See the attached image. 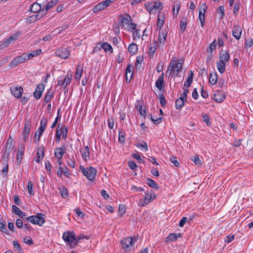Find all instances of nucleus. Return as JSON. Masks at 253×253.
<instances>
[{"mask_svg": "<svg viewBox=\"0 0 253 253\" xmlns=\"http://www.w3.org/2000/svg\"><path fill=\"white\" fill-rule=\"evenodd\" d=\"M83 239H88V237L82 234L79 236H76V242H74V244H72V248H75L81 240Z\"/></svg>", "mask_w": 253, "mask_h": 253, "instance_id": "e433bc0d", "label": "nucleus"}, {"mask_svg": "<svg viewBox=\"0 0 253 253\" xmlns=\"http://www.w3.org/2000/svg\"><path fill=\"white\" fill-rule=\"evenodd\" d=\"M160 102L163 107H165L166 104V99L164 95L162 94L160 96Z\"/></svg>", "mask_w": 253, "mask_h": 253, "instance_id": "052dcab7", "label": "nucleus"}, {"mask_svg": "<svg viewBox=\"0 0 253 253\" xmlns=\"http://www.w3.org/2000/svg\"><path fill=\"white\" fill-rule=\"evenodd\" d=\"M119 20L120 22L124 25L128 24L129 21L132 20V19L129 14H126L125 16L120 15Z\"/></svg>", "mask_w": 253, "mask_h": 253, "instance_id": "393cba45", "label": "nucleus"}, {"mask_svg": "<svg viewBox=\"0 0 253 253\" xmlns=\"http://www.w3.org/2000/svg\"><path fill=\"white\" fill-rule=\"evenodd\" d=\"M184 63V60L183 59H180L177 62L175 59H172L170 62L169 64H172L173 70L175 76H177L179 73L181 71L182 69L183 65Z\"/></svg>", "mask_w": 253, "mask_h": 253, "instance_id": "6e6552de", "label": "nucleus"}, {"mask_svg": "<svg viewBox=\"0 0 253 253\" xmlns=\"http://www.w3.org/2000/svg\"><path fill=\"white\" fill-rule=\"evenodd\" d=\"M53 96L52 93L50 92V91H48L46 93L45 96L44 97V102L45 103H48L49 101H50L52 97Z\"/></svg>", "mask_w": 253, "mask_h": 253, "instance_id": "de8ad7c7", "label": "nucleus"}, {"mask_svg": "<svg viewBox=\"0 0 253 253\" xmlns=\"http://www.w3.org/2000/svg\"><path fill=\"white\" fill-rule=\"evenodd\" d=\"M0 231L4 233H7L8 232L5 225L1 219H0Z\"/></svg>", "mask_w": 253, "mask_h": 253, "instance_id": "3c124183", "label": "nucleus"}, {"mask_svg": "<svg viewBox=\"0 0 253 253\" xmlns=\"http://www.w3.org/2000/svg\"><path fill=\"white\" fill-rule=\"evenodd\" d=\"M44 155V150L43 147H39L38 149V151L36 155L35 161L36 162L39 163L42 160Z\"/></svg>", "mask_w": 253, "mask_h": 253, "instance_id": "4be33fe9", "label": "nucleus"}, {"mask_svg": "<svg viewBox=\"0 0 253 253\" xmlns=\"http://www.w3.org/2000/svg\"><path fill=\"white\" fill-rule=\"evenodd\" d=\"M83 174L90 181H92L95 178L96 175V169L92 167H89L86 169H84L83 166L80 167Z\"/></svg>", "mask_w": 253, "mask_h": 253, "instance_id": "39448f33", "label": "nucleus"}, {"mask_svg": "<svg viewBox=\"0 0 253 253\" xmlns=\"http://www.w3.org/2000/svg\"><path fill=\"white\" fill-rule=\"evenodd\" d=\"M59 127V124L58 125L57 128L56 129V135H55V140L57 142H59L61 139V135L62 134V132H61L60 129H58V127Z\"/></svg>", "mask_w": 253, "mask_h": 253, "instance_id": "49530a36", "label": "nucleus"}, {"mask_svg": "<svg viewBox=\"0 0 253 253\" xmlns=\"http://www.w3.org/2000/svg\"><path fill=\"white\" fill-rule=\"evenodd\" d=\"M108 125L110 129H113L114 128V121L112 119L108 118Z\"/></svg>", "mask_w": 253, "mask_h": 253, "instance_id": "69168bd1", "label": "nucleus"}, {"mask_svg": "<svg viewBox=\"0 0 253 253\" xmlns=\"http://www.w3.org/2000/svg\"><path fill=\"white\" fill-rule=\"evenodd\" d=\"M147 184L154 190H158L159 188L158 184L154 180L150 178L147 179Z\"/></svg>", "mask_w": 253, "mask_h": 253, "instance_id": "473e14b6", "label": "nucleus"}, {"mask_svg": "<svg viewBox=\"0 0 253 253\" xmlns=\"http://www.w3.org/2000/svg\"><path fill=\"white\" fill-rule=\"evenodd\" d=\"M217 12L218 13L221 14V18H223L224 15V7L223 6H220L218 7L217 9Z\"/></svg>", "mask_w": 253, "mask_h": 253, "instance_id": "0e129e2a", "label": "nucleus"}, {"mask_svg": "<svg viewBox=\"0 0 253 253\" xmlns=\"http://www.w3.org/2000/svg\"><path fill=\"white\" fill-rule=\"evenodd\" d=\"M217 75L216 73L212 72L209 74V83L212 85L215 84L217 83Z\"/></svg>", "mask_w": 253, "mask_h": 253, "instance_id": "c756f323", "label": "nucleus"}, {"mask_svg": "<svg viewBox=\"0 0 253 253\" xmlns=\"http://www.w3.org/2000/svg\"><path fill=\"white\" fill-rule=\"evenodd\" d=\"M126 211V209L124 205H120L119 207L118 214L120 216H123Z\"/></svg>", "mask_w": 253, "mask_h": 253, "instance_id": "37998d69", "label": "nucleus"}, {"mask_svg": "<svg viewBox=\"0 0 253 253\" xmlns=\"http://www.w3.org/2000/svg\"><path fill=\"white\" fill-rule=\"evenodd\" d=\"M234 239V235H228L226 237L224 241L226 243H229L232 242Z\"/></svg>", "mask_w": 253, "mask_h": 253, "instance_id": "338daca9", "label": "nucleus"}, {"mask_svg": "<svg viewBox=\"0 0 253 253\" xmlns=\"http://www.w3.org/2000/svg\"><path fill=\"white\" fill-rule=\"evenodd\" d=\"M21 36V33L19 31L9 36L8 39H4L0 42V48L3 49L7 47L10 44L14 43Z\"/></svg>", "mask_w": 253, "mask_h": 253, "instance_id": "7ed1b4c3", "label": "nucleus"}, {"mask_svg": "<svg viewBox=\"0 0 253 253\" xmlns=\"http://www.w3.org/2000/svg\"><path fill=\"white\" fill-rule=\"evenodd\" d=\"M82 156L84 161L89 159V149L88 146H85L84 148L80 150Z\"/></svg>", "mask_w": 253, "mask_h": 253, "instance_id": "b1692460", "label": "nucleus"}, {"mask_svg": "<svg viewBox=\"0 0 253 253\" xmlns=\"http://www.w3.org/2000/svg\"><path fill=\"white\" fill-rule=\"evenodd\" d=\"M70 54L69 50L65 47H61L57 49L55 52L56 56L61 58L67 59Z\"/></svg>", "mask_w": 253, "mask_h": 253, "instance_id": "2eb2a0df", "label": "nucleus"}, {"mask_svg": "<svg viewBox=\"0 0 253 253\" xmlns=\"http://www.w3.org/2000/svg\"><path fill=\"white\" fill-rule=\"evenodd\" d=\"M146 9L150 13L153 12L154 9H162L163 5L161 2L160 1H156L155 2H151L148 4H145Z\"/></svg>", "mask_w": 253, "mask_h": 253, "instance_id": "1a4fd4ad", "label": "nucleus"}, {"mask_svg": "<svg viewBox=\"0 0 253 253\" xmlns=\"http://www.w3.org/2000/svg\"><path fill=\"white\" fill-rule=\"evenodd\" d=\"M105 8L102 5V3L100 2L98 4H97L93 9L92 11L94 13H96L98 11H100L104 9Z\"/></svg>", "mask_w": 253, "mask_h": 253, "instance_id": "ea45409f", "label": "nucleus"}, {"mask_svg": "<svg viewBox=\"0 0 253 253\" xmlns=\"http://www.w3.org/2000/svg\"><path fill=\"white\" fill-rule=\"evenodd\" d=\"M83 66L79 65L76 69L75 78L76 80H79L82 77V73L83 71Z\"/></svg>", "mask_w": 253, "mask_h": 253, "instance_id": "c85d7f7f", "label": "nucleus"}, {"mask_svg": "<svg viewBox=\"0 0 253 253\" xmlns=\"http://www.w3.org/2000/svg\"><path fill=\"white\" fill-rule=\"evenodd\" d=\"M13 141L11 139V137L9 136V138L7 141L6 146L4 147V148L2 150L3 158H4V159H7L8 158L10 153L13 150Z\"/></svg>", "mask_w": 253, "mask_h": 253, "instance_id": "423d86ee", "label": "nucleus"}, {"mask_svg": "<svg viewBox=\"0 0 253 253\" xmlns=\"http://www.w3.org/2000/svg\"><path fill=\"white\" fill-rule=\"evenodd\" d=\"M153 193V191L152 190H151L149 193L147 192V193H145V195L144 198L139 200L138 203L139 205L140 206L144 207L150 203L152 200Z\"/></svg>", "mask_w": 253, "mask_h": 253, "instance_id": "9b49d317", "label": "nucleus"}, {"mask_svg": "<svg viewBox=\"0 0 253 253\" xmlns=\"http://www.w3.org/2000/svg\"><path fill=\"white\" fill-rule=\"evenodd\" d=\"M137 45L135 43H131L130 44L128 47V52L132 55L135 54L137 51Z\"/></svg>", "mask_w": 253, "mask_h": 253, "instance_id": "f704fd0d", "label": "nucleus"}, {"mask_svg": "<svg viewBox=\"0 0 253 253\" xmlns=\"http://www.w3.org/2000/svg\"><path fill=\"white\" fill-rule=\"evenodd\" d=\"M45 214L42 213H38L33 215V224L42 226L45 222Z\"/></svg>", "mask_w": 253, "mask_h": 253, "instance_id": "ddd939ff", "label": "nucleus"}, {"mask_svg": "<svg viewBox=\"0 0 253 253\" xmlns=\"http://www.w3.org/2000/svg\"><path fill=\"white\" fill-rule=\"evenodd\" d=\"M192 160L194 162V163L197 166H201L202 163L198 156H195L192 159Z\"/></svg>", "mask_w": 253, "mask_h": 253, "instance_id": "680f3d73", "label": "nucleus"}, {"mask_svg": "<svg viewBox=\"0 0 253 253\" xmlns=\"http://www.w3.org/2000/svg\"><path fill=\"white\" fill-rule=\"evenodd\" d=\"M135 146L138 148H143L145 151H148V147L147 143L144 142L143 143H136L135 144Z\"/></svg>", "mask_w": 253, "mask_h": 253, "instance_id": "603ef678", "label": "nucleus"}, {"mask_svg": "<svg viewBox=\"0 0 253 253\" xmlns=\"http://www.w3.org/2000/svg\"><path fill=\"white\" fill-rule=\"evenodd\" d=\"M138 240L137 236L127 237L121 241L122 249L126 252L130 251L131 247H133Z\"/></svg>", "mask_w": 253, "mask_h": 253, "instance_id": "f257e3e1", "label": "nucleus"}, {"mask_svg": "<svg viewBox=\"0 0 253 253\" xmlns=\"http://www.w3.org/2000/svg\"><path fill=\"white\" fill-rule=\"evenodd\" d=\"M12 210L15 214L19 215L21 217H24L26 216L25 213L15 205L12 206Z\"/></svg>", "mask_w": 253, "mask_h": 253, "instance_id": "cd10ccee", "label": "nucleus"}, {"mask_svg": "<svg viewBox=\"0 0 253 253\" xmlns=\"http://www.w3.org/2000/svg\"><path fill=\"white\" fill-rule=\"evenodd\" d=\"M44 87L45 86L42 84H39L37 85L35 91L33 93L35 99H39L41 98L44 90Z\"/></svg>", "mask_w": 253, "mask_h": 253, "instance_id": "4468645a", "label": "nucleus"}, {"mask_svg": "<svg viewBox=\"0 0 253 253\" xmlns=\"http://www.w3.org/2000/svg\"><path fill=\"white\" fill-rule=\"evenodd\" d=\"M225 98V94L220 91H217L213 95V99L218 103L222 102Z\"/></svg>", "mask_w": 253, "mask_h": 253, "instance_id": "aec40b11", "label": "nucleus"}, {"mask_svg": "<svg viewBox=\"0 0 253 253\" xmlns=\"http://www.w3.org/2000/svg\"><path fill=\"white\" fill-rule=\"evenodd\" d=\"M225 62L222 61H218L217 62V68L220 73H223L225 70Z\"/></svg>", "mask_w": 253, "mask_h": 253, "instance_id": "7c9ffc66", "label": "nucleus"}, {"mask_svg": "<svg viewBox=\"0 0 253 253\" xmlns=\"http://www.w3.org/2000/svg\"><path fill=\"white\" fill-rule=\"evenodd\" d=\"M32 58V53L27 54L24 53L21 55L14 57L9 63L10 67H15L19 64L25 62Z\"/></svg>", "mask_w": 253, "mask_h": 253, "instance_id": "f03ea898", "label": "nucleus"}, {"mask_svg": "<svg viewBox=\"0 0 253 253\" xmlns=\"http://www.w3.org/2000/svg\"><path fill=\"white\" fill-rule=\"evenodd\" d=\"M178 236L181 237V235L178 234V235L176 233H170L166 238V242H172L176 241L178 238Z\"/></svg>", "mask_w": 253, "mask_h": 253, "instance_id": "2f4dec72", "label": "nucleus"}, {"mask_svg": "<svg viewBox=\"0 0 253 253\" xmlns=\"http://www.w3.org/2000/svg\"><path fill=\"white\" fill-rule=\"evenodd\" d=\"M126 140L125 133L120 130L119 133V141L121 144H124Z\"/></svg>", "mask_w": 253, "mask_h": 253, "instance_id": "79ce46f5", "label": "nucleus"}, {"mask_svg": "<svg viewBox=\"0 0 253 253\" xmlns=\"http://www.w3.org/2000/svg\"><path fill=\"white\" fill-rule=\"evenodd\" d=\"M165 15L163 13H160L157 16V30L161 31L162 28L165 23Z\"/></svg>", "mask_w": 253, "mask_h": 253, "instance_id": "a211bd4d", "label": "nucleus"}, {"mask_svg": "<svg viewBox=\"0 0 253 253\" xmlns=\"http://www.w3.org/2000/svg\"><path fill=\"white\" fill-rule=\"evenodd\" d=\"M16 225L17 228H21L23 225V222L22 219H17L16 220Z\"/></svg>", "mask_w": 253, "mask_h": 253, "instance_id": "774afa93", "label": "nucleus"}, {"mask_svg": "<svg viewBox=\"0 0 253 253\" xmlns=\"http://www.w3.org/2000/svg\"><path fill=\"white\" fill-rule=\"evenodd\" d=\"M187 19L186 17H182L181 18L180 28L182 32H184L186 28Z\"/></svg>", "mask_w": 253, "mask_h": 253, "instance_id": "72a5a7b5", "label": "nucleus"}, {"mask_svg": "<svg viewBox=\"0 0 253 253\" xmlns=\"http://www.w3.org/2000/svg\"><path fill=\"white\" fill-rule=\"evenodd\" d=\"M207 10V6L206 3H203L199 7V19L202 27L204 26L205 20V13Z\"/></svg>", "mask_w": 253, "mask_h": 253, "instance_id": "9d476101", "label": "nucleus"}, {"mask_svg": "<svg viewBox=\"0 0 253 253\" xmlns=\"http://www.w3.org/2000/svg\"><path fill=\"white\" fill-rule=\"evenodd\" d=\"M245 46L247 47H250L253 44V39L252 38L246 39L245 42Z\"/></svg>", "mask_w": 253, "mask_h": 253, "instance_id": "5fc2aeb1", "label": "nucleus"}, {"mask_svg": "<svg viewBox=\"0 0 253 253\" xmlns=\"http://www.w3.org/2000/svg\"><path fill=\"white\" fill-rule=\"evenodd\" d=\"M32 124L30 121H27L25 123L23 132L22 133V136L23 140L24 142H26L30 133Z\"/></svg>", "mask_w": 253, "mask_h": 253, "instance_id": "f8f14e48", "label": "nucleus"}, {"mask_svg": "<svg viewBox=\"0 0 253 253\" xmlns=\"http://www.w3.org/2000/svg\"><path fill=\"white\" fill-rule=\"evenodd\" d=\"M47 124V120L45 118H42L40 122V127L38 128V130H40L41 132H44L46 128Z\"/></svg>", "mask_w": 253, "mask_h": 253, "instance_id": "4c0bfd02", "label": "nucleus"}, {"mask_svg": "<svg viewBox=\"0 0 253 253\" xmlns=\"http://www.w3.org/2000/svg\"><path fill=\"white\" fill-rule=\"evenodd\" d=\"M134 68L131 64H128L126 70V82H130L133 75Z\"/></svg>", "mask_w": 253, "mask_h": 253, "instance_id": "f3484780", "label": "nucleus"}, {"mask_svg": "<svg viewBox=\"0 0 253 253\" xmlns=\"http://www.w3.org/2000/svg\"><path fill=\"white\" fill-rule=\"evenodd\" d=\"M13 245L14 249H15L17 251L20 252L22 250V248L17 241H13Z\"/></svg>", "mask_w": 253, "mask_h": 253, "instance_id": "bf43d9fd", "label": "nucleus"}, {"mask_svg": "<svg viewBox=\"0 0 253 253\" xmlns=\"http://www.w3.org/2000/svg\"><path fill=\"white\" fill-rule=\"evenodd\" d=\"M43 12L40 4L36 2L33 3V20L40 19L43 17Z\"/></svg>", "mask_w": 253, "mask_h": 253, "instance_id": "20e7f679", "label": "nucleus"}, {"mask_svg": "<svg viewBox=\"0 0 253 253\" xmlns=\"http://www.w3.org/2000/svg\"><path fill=\"white\" fill-rule=\"evenodd\" d=\"M61 132H62V138L64 139H66L68 133V128L66 126H64L60 129Z\"/></svg>", "mask_w": 253, "mask_h": 253, "instance_id": "09e8293b", "label": "nucleus"}, {"mask_svg": "<svg viewBox=\"0 0 253 253\" xmlns=\"http://www.w3.org/2000/svg\"><path fill=\"white\" fill-rule=\"evenodd\" d=\"M242 29L239 25H235L232 30V35L237 40H239L241 38Z\"/></svg>", "mask_w": 253, "mask_h": 253, "instance_id": "412c9836", "label": "nucleus"}, {"mask_svg": "<svg viewBox=\"0 0 253 253\" xmlns=\"http://www.w3.org/2000/svg\"><path fill=\"white\" fill-rule=\"evenodd\" d=\"M157 49V42H154L153 43L150 44V46L149 47V54L150 56H153L154 53H155L156 50Z\"/></svg>", "mask_w": 253, "mask_h": 253, "instance_id": "58836bf2", "label": "nucleus"}, {"mask_svg": "<svg viewBox=\"0 0 253 253\" xmlns=\"http://www.w3.org/2000/svg\"><path fill=\"white\" fill-rule=\"evenodd\" d=\"M173 73V74L175 75V73H174V71L173 70V65L172 64H169L168 70L166 72V75L169 77L171 74Z\"/></svg>", "mask_w": 253, "mask_h": 253, "instance_id": "6e6d98bb", "label": "nucleus"}, {"mask_svg": "<svg viewBox=\"0 0 253 253\" xmlns=\"http://www.w3.org/2000/svg\"><path fill=\"white\" fill-rule=\"evenodd\" d=\"M102 47L104 49V50L105 51H110L111 52H113L112 47L109 43H108L107 42L104 43L102 45Z\"/></svg>", "mask_w": 253, "mask_h": 253, "instance_id": "a18cd8bd", "label": "nucleus"}, {"mask_svg": "<svg viewBox=\"0 0 253 253\" xmlns=\"http://www.w3.org/2000/svg\"><path fill=\"white\" fill-rule=\"evenodd\" d=\"M216 46V43L215 40L210 44L209 48L207 49V52L211 53L213 50L215 49Z\"/></svg>", "mask_w": 253, "mask_h": 253, "instance_id": "c03bdc74", "label": "nucleus"}, {"mask_svg": "<svg viewBox=\"0 0 253 253\" xmlns=\"http://www.w3.org/2000/svg\"><path fill=\"white\" fill-rule=\"evenodd\" d=\"M230 58L229 53L227 51H220L219 52V60L224 62H228Z\"/></svg>", "mask_w": 253, "mask_h": 253, "instance_id": "a878e982", "label": "nucleus"}, {"mask_svg": "<svg viewBox=\"0 0 253 253\" xmlns=\"http://www.w3.org/2000/svg\"><path fill=\"white\" fill-rule=\"evenodd\" d=\"M63 239L68 243V245L72 248V244H74V242H76V236L73 232L68 231L65 232L63 235Z\"/></svg>", "mask_w": 253, "mask_h": 253, "instance_id": "0eeeda50", "label": "nucleus"}, {"mask_svg": "<svg viewBox=\"0 0 253 253\" xmlns=\"http://www.w3.org/2000/svg\"><path fill=\"white\" fill-rule=\"evenodd\" d=\"M163 120V118L159 117L158 119H154L153 118L152 116L151 115V120L153 122V123L155 125H159L162 122Z\"/></svg>", "mask_w": 253, "mask_h": 253, "instance_id": "13d9d810", "label": "nucleus"}, {"mask_svg": "<svg viewBox=\"0 0 253 253\" xmlns=\"http://www.w3.org/2000/svg\"><path fill=\"white\" fill-rule=\"evenodd\" d=\"M170 161L175 167H178L179 166V162L176 160V158L174 156H172L170 158Z\"/></svg>", "mask_w": 253, "mask_h": 253, "instance_id": "e2e57ef3", "label": "nucleus"}, {"mask_svg": "<svg viewBox=\"0 0 253 253\" xmlns=\"http://www.w3.org/2000/svg\"><path fill=\"white\" fill-rule=\"evenodd\" d=\"M137 110L139 112L140 115L142 116L145 117L146 114V111L145 109H143L142 106L139 105V106H136Z\"/></svg>", "mask_w": 253, "mask_h": 253, "instance_id": "4d7b16f0", "label": "nucleus"}, {"mask_svg": "<svg viewBox=\"0 0 253 253\" xmlns=\"http://www.w3.org/2000/svg\"><path fill=\"white\" fill-rule=\"evenodd\" d=\"M60 190V193L62 197L64 198H66L68 196V192L65 187L63 186Z\"/></svg>", "mask_w": 253, "mask_h": 253, "instance_id": "864d4df0", "label": "nucleus"}, {"mask_svg": "<svg viewBox=\"0 0 253 253\" xmlns=\"http://www.w3.org/2000/svg\"><path fill=\"white\" fill-rule=\"evenodd\" d=\"M71 75H69L68 74L65 78L64 80H63V83L65 84L64 87H66L68 84H70L71 81Z\"/></svg>", "mask_w": 253, "mask_h": 253, "instance_id": "8fccbe9b", "label": "nucleus"}, {"mask_svg": "<svg viewBox=\"0 0 253 253\" xmlns=\"http://www.w3.org/2000/svg\"><path fill=\"white\" fill-rule=\"evenodd\" d=\"M164 83V74L162 73L159 77L158 79L156 81V86L160 90L163 88Z\"/></svg>", "mask_w": 253, "mask_h": 253, "instance_id": "bb28decb", "label": "nucleus"}, {"mask_svg": "<svg viewBox=\"0 0 253 253\" xmlns=\"http://www.w3.org/2000/svg\"><path fill=\"white\" fill-rule=\"evenodd\" d=\"M66 148L64 145L62 148H56L55 149L54 155L58 160H61L63 154L65 153Z\"/></svg>", "mask_w": 253, "mask_h": 253, "instance_id": "6ab92c4d", "label": "nucleus"}, {"mask_svg": "<svg viewBox=\"0 0 253 253\" xmlns=\"http://www.w3.org/2000/svg\"><path fill=\"white\" fill-rule=\"evenodd\" d=\"M10 90L12 95L16 98L20 97L23 91V88L21 86L14 85L11 86L10 87Z\"/></svg>", "mask_w": 253, "mask_h": 253, "instance_id": "dca6fc26", "label": "nucleus"}, {"mask_svg": "<svg viewBox=\"0 0 253 253\" xmlns=\"http://www.w3.org/2000/svg\"><path fill=\"white\" fill-rule=\"evenodd\" d=\"M185 102H186L185 100L179 97L175 100V108L177 109H180L184 106Z\"/></svg>", "mask_w": 253, "mask_h": 253, "instance_id": "c9c22d12", "label": "nucleus"}, {"mask_svg": "<svg viewBox=\"0 0 253 253\" xmlns=\"http://www.w3.org/2000/svg\"><path fill=\"white\" fill-rule=\"evenodd\" d=\"M57 2L58 0H51L45 6V9L48 10V9L56 5Z\"/></svg>", "mask_w": 253, "mask_h": 253, "instance_id": "a19ab883", "label": "nucleus"}, {"mask_svg": "<svg viewBox=\"0 0 253 253\" xmlns=\"http://www.w3.org/2000/svg\"><path fill=\"white\" fill-rule=\"evenodd\" d=\"M159 35L158 38V42L162 44H164L167 39L168 32L165 31H159Z\"/></svg>", "mask_w": 253, "mask_h": 253, "instance_id": "5701e85b", "label": "nucleus"}]
</instances>
